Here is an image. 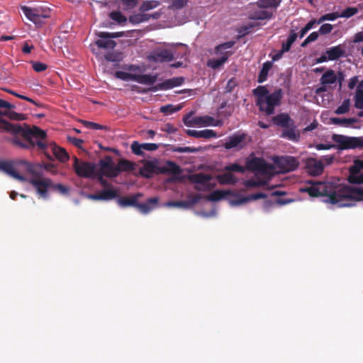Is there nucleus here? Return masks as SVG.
<instances>
[{
    "mask_svg": "<svg viewBox=\"0 0 363 363\" xmlns=\"http://www.w3.org/2000/svg\"><path fill=\"white\" fill-rule=\"evenodd\" d=\"M99 173L109 178H115L118 176L117 165L113 161L112 157L107 155L99 162Z\"/></svg>",
    "mask_w": 363,
    "mask_h": 363,
    "instance_id": "ddd939ff",
    "label": "nucleus"
},
{
    "mask_svg": "<svg viewBox=\"0 0 363 363\" xmlns=\"http://www.w3.org/2000/svg\"><path fill=\"white\" fill-rule=\"evenodd\" d=\"M247 135L245 133H235L228 137V140L224 144V147L228 150L234 147L243 148L250 140V138H249L247 141Z\"/></svg>",
    "mask_w": 363,
    "mask_h": 363,
    "instance_id": "a211bd4d",
    "label": "nucleus"
},
{
    "mask_svg": "<svg viewBox=\"0 0 363 363\" xmlns=\"http://www.w3.org/2000/svg\"><path fill=\"white\" fill-rule=\"evenodd\" d=\"M160 87L162 89H172V88L175 87L173 78L167 79L164 82H163L160 84Z\"/></svg>",
    "mask_w": 363,
    "mask_h": 363,
    "instance_id": "e2e57ef3",
    "label": "nucleus"
},
{
    "mask_svg": "<svg viewBox=\"0 0 363 363\" xmlns=\"http://www.w3.org/2000/svg\"><path fill=\"white\" fill-rule=\"evenodd\" d=\"M280 2V0H259L257 4L262 8H277Z\"/></svg>",
    "mask_w": 363,
    "mask_h": 363,
    "instance_id": "a18cd8bd",
    "label": "nucleus"
},
{
    "mask_svg": "<svg viewBox=\"0 0 363 363\" xmlns=\"http://www.w3.org/2000/svg\"><path fill=\"white\" fill-rule=\"evenodd\" d=\"M143 149V144H140L137 141H134L131 145V150L132 152L137 155H143V152L142 151Z\"/></svg>",
    "mask_w": 363,
    "mask_h": 363,
    "instance_id": "6e6d98bb",
    "label": "nucleus"
},
{
    "mask_svg": "<svg viewBox=\"0 0 363 363\" xmlns=\"http://www.w3.org/2000/svg\"><path fill=\"white\" fill-rule=\"evenodd\" d=\"M363 169V160H355L354 164L350 167L348 181L351 184H363V174L360 171Z\"/></svg>",
    "mask_w": 363,
    "mask_h": 363,
    "instance_id": "f3484780",
    "label": "nucleus"
},
{
    "mask_svg": "<svg viewBox=\"0 0 363 363\" xmlns=\"http://www.w3.org/2000/svg\"><path fill=\"white\" fill-rule=\"evenodd\" d=\"M166 45L169 48H157L152 51L148 60L154 62H169L186 53L187 47L183 43H168Z\"/></svg>",
    "mask_w": 363,
    "mask_h": 363,
    "instance_id": "f03ea898",
    "label": "nucleus"
},
{
    "mask_svg": "<svg viewBox=\"0 0 363 363\" xmlns=\"http://www.w3.org/2000/svg\"><path fill=\"white\" fill-rule=\"evenodd\" d=\"M267 196V194L262 192L254 194L247 196H242L238 194L236 195V199H230V203L232 206H239L250 201L257 200L259 199H265Z\"/></svg>",
    "mask_w": 363,
    "mask_h": 363,
    "instance_id": "4be33fe9",
    "label": "nucleus"
},
{
    "mask_svg": "<svg viewBox=\"0 0 363 363\" xmlns=\"http://www.w3.org/2000/svg\"><path fill=\"white\" fill-rule=\"evenodd\" d=\"M245 169L252 172H264L267 169V163L263 158L255 157L247 160Z\"/></svg>",
    "mask_w": 363,
    "mask_h": 363,
    "instance_id": "aec40b11",
    "label": "nucleus"
},
{
    "mask_svg": "<svg viewBox=\"0 0 363 363\" xmlns=\"http://www.w3.org/2000/svg\"><path fill=\"white\" fill-rule=\"evenodd\" d=\"M302 191L312 197L323 196L324 202L337 204L339 207L350 206L352 201L363 200V189L347 185L335 186L331 183H318Z\"/></svg>",
    "mask_w": 363,
    "mask_h": 363,
    "instance_id": "f257e3e1",
    "label": "nucleus"
},
{
    "mask_svg": "<svg viewBox=\"0 0 363 363\" xmlns=\"http://www.w3.org/2000/svg\"><path fill=\"white\" fill-rule=\"evenodd\" d=\"M23 126L24 134L29 139L33 140V138H35L37 140H45L47 137L45 131L38 128L37 126L33 125L32 127H29L26 124H24Z\"/></svg>",
    "mask_w": 363,
    "mask_h": 363,
    "instance_id": "412c9836",
    "label": "nucleus"
},
{
    "mask_svg": "<svg viewBox=\"0 0 363 363\" xmlns=\"http://www.w3.org/2000/svg\"><path fill=\"white\" fill-rule=\"evenodd\" d=\"M272 67V62L267 61L266 62H264L263 64L262 67V69L259 72V76H258L257 81L259 83H262L267 80L268 73H269V70L271 69Z\"/></svg>",
    "mask_w": 363,
    "mask_h": 363,
    "instance_id": "ea45409f",
    "label": "nucleus"
},
{
    "mask_svg": "<svg viewBox=\"0 0 363 363\" xmlns=\"http://www.w3.org/2000/svg\"><path fill=\"white\" fill-rule=\"evenodd\" d=\"M159 168L160 167H157L154 162H147L140 169V173L145 178H150L154 173H158Z\"/></svg>",
    "mask_w": 363,
    "mask_h": 363,
    "instance_id": "7c9ffc66",
    "label": "nucleus"
},
{
    "mask_svg": "<svg viewBox=\"0 0 363 363\" xmlns=\"http://www.w3.org/2000/svg\"><path fill=\"white\" fill-rule=\"evenodd\" d=\"M0 170H2L3 172H6L7 174L11 176V177L21 181L24 182L26 181V178L18 174L11 162H6V161H1L0 162Z\"/></svg>",
    "mask_w": 363,
    "mask_h": 363,
    "instance_id": "5701e85b",
    "label": "nucleus"
},
{
    "mask_svg": "<svg viewBox=\"0 0 363 363\" xmlns=\"http://www.w3.org/2000/svg\"><path fill=\"white\" fill-rule=\"evenodd\" d=\"M73 168L77 176L83 178H93L96 175V165L90 162L79 161L74 157Z\"/></svg>",
    "mask_w": 363,
    "mask_h": 363,
    "instance_id": "9d476101",
    "label": "nucleus"
},
{
    "mask_svg": "<svg viewBox=\"0 0 363 363\" xmlns=\"http://www.w3.org/2000/svg\"><path fill=\"white\" fill-rule=\"evenodd\" d=\"M289 116L276 115L272 118V121L275 125L284 128L281 134V138L297 142L300 138V132Z\"/></svg>",
    "mask_w": 363,
    "mask_h": 363,
    "instance_id": "7ed1b4c3",
    "label": "nucleus"
},
{
    "mask_svg": "<svg viewBox=\"0 0 363 363\" xmlns=\"http://www.w3.org/2000/svg\"><path fill=\"white\" fill-rule=\"evenodd\" d=\"M13 131H9L14 135L11 139L13 145L25 149H31L35 147V142L33 139H29L24 134L23 126L18 123H13Z\"/></svg>",
    "mask_w": 363,
    "mask_h": 363,
    "instance_id": "423d86ee",
    "label": "nucleus"
},
{
    "mask_svg": "<svg viewBox=\"0 0 363 363\" xmlns=\"http://www.w3.org/2000/svg\"><path fill=\"white\" fill-rule=\"evenodd\" d=\"M160 87L162 89H172V88L175 87L173 78L167 79L164 82H163L160 84Z\"/></svg>",
    "mask_w": 363,
    "mask_h": 363,
    "instance_id": "680f3d73",
    "label": "nucleus"
},
{
    "mask_svg": "<svg viewBox=\"0 0 363 363\" xmlns=\"http://www.w3.org/2000/svg\"><path fill=\"white\" fill-rule=\"evenodd\" d=\"M182 108V106L181 104H167L165 106H162L160 107V112L162 113H174L176 112L179 111Z\"/></svg>",
    "mask_w": 363,
    "mask_h": 363,
    "instance_id": "c03bdc74",
    "label": "nucleus"
},
{
    "mask_svg": "<svg viewBox=\"0 0 363 363\" xmlns=\"http://www.w3.org/2000/svg\"><path fill=\"white\" fill-rule=\"evenodd\" d=\"M150 19V15L145 13H137L130 16L129 21L133 24H138Z\"/></svg>",
    "mask_w": 363,
    "mask_h": 363,
    "instance_id": "79ce46f5",
    "label": "nucleus"
},
{
    "mask_svg": "<svg viewBox=\"0 0 363 363\" xmlns=\"http://www.w3.org/2000/svg\"><path fill=\"white\" fill-rule=\"evenodd\" d=\"M188 179L191 183L196 184L194 189L196 191L211 190L215 186L210 183L212 177L208 174L196 173L189 175Z\"/></svg>",
    "mask_w": 363,
    "mask_h": 363,
    "instance_id": "f8f14e48",
    "label": "nucleus"
},
{
    "mask_svg": "<svg viewBox=\"0 0 363 363\" xmlns=\"http://www.w3.org/2000/svg\"><path fill=\"white\" fill-rule=\"evenodd\" d=\"M319 36L318 32H313L311 33L301 43V47H306L308 44L315 41Z\"/></svg>",
    "mask_w": 363,
    "mask_h": 363,
    "instance_id": "5fc2aeb1",
    "label": "nucleus"
},
{
    "mask_svg": "<svg viewBox=\"0 0 363 363\" xmlns=\"http://www.w3.org/2000/svg\"><path fill=\"white\" fill-rule=\"evenodd\" d=\"M43 140H38V141H35V147H37V149L42 152L46 158L50 161H53L54 158L50 154L49 151L50 150V144H47L46 143L43 141Z\"/></svg>",
    "mask_w": 363,
    "mask_h": 363,
    "instance_id": "473e14b6",
    "label": "nucleus"
},
{
    "mask_svg": "<svg viewBox=\"0 0 363 363\" xmlns=\"http://www.w3.org/2000/svg\"><path fill=\"white\" fill-rule=\"evenodd\" d=\"M158 173L178 175L182 173V169L174 162L167 161L164 166L158 169Z\"/></svg>",
    "mask_w": 363,
    "mask_h": 363,
    "instance_id": "b1692460",
    "label": "nucleus"
},
{
    "mask_svg": "<svg viewBox=\"0 0 363 363\" xmlns=\"http://www.w3.org/2000/svg\"><path fill=\"white\" fill-rule=\"evenodd\" d=\"M117 169H118V174L121 172H132L135 169V164L129 160L121 159L117 164Z\"/></svg>",
    "mask_w": 363,
    "mask_h": 363,
    "instance_id": "c9c22d12",
    "label": "nucleus"
},
{
    "mask_svg": "<svg viewBox=\"0 0 363 363\" xmlns=\"http://www.w3.org/2000/svg\"><path fill=\"white\" fill-rule=\"evenodd\" d=\"M13 123H10L6 120L0 118V131H13L14 127L13 126Z\"/></svg>",
    "mask_w": 363,
    "mask_h": 363,
    "instance_id": "603ef678",
    "label": "nucleus"
},
{
    "mask_svg": "<svg viewBox=\"0 0 363 363\" xmlns=\"http://www.w3.org/2000/svg\"><path fill=\"white\" fill-rule=\"evenodd\" d=\"M283 95L281 89H277L274 91L269 93L259 106L260 111H265V113H274V108L280 106Z\"/></svg>",
    "mask_w": 363,
    "mask_h": 363,
    "instance_id": "1a4fd4ad",
    "label": "nucleus"
},
{
    "mask_svg": "<svg viewBox=\"0 0 363 363\" xmlns=\"http://www.w3.org/2000/svg\"><path fill=\"white\" fill-rule=\"evenodd\" d=\"M21 9L25 16L38 27L42 26L44 20L50 16L51 10L46 6L29 7L22 6Z\"/></svg>",
    "mask_w": 363,
    "mask_h": 363,
    "instance_id": "39448f33",
    "label": "nucleus"
},
{
    "mask_svg": "<svg viewBox=\"0 0 363 363\" xmlns=\"http://www.w3.org/2000/svg\"><path fill=\"white\" fill-rule=\"evenodd\" d=\"M118 196V191L112 189H104L101 191L91 194L89 197L94 200L109 201Z\"/></svg>",
    "mask_w": 363,
    "mask_h": 363,
    "instance_id": "393cba45",
    "label": "nucleus"
},
{
    "mask_svg": "<svg viewBox=\"0 0 363 363\" xmlns=\"http://www.w3.org/2000/svg\"><path fill=\"white\" fill-rule=\"evenodd\" d=\"M169 206L179 207V208H189L187 201H170L167 203Z\"/></svg>",
    "mask_w": 363,
    "mask_h": 363,
    "instance_id": "0e129e2a",
    "label": "nucleus"
},
{
    "mask_svg": "<svg viewBox=\"0 0 363 363\" xmlns=\"http://www.w3.org/2000/svg\"><path fill=\"white\" fill-rule=\"evenodd\" d=\"M330 121L332 123L335 125H339V126H343V127H349L351 125L354 124V123L357 122V119L354 118H331Z\"/></svg>",
    "mask_w": 363,
    "mask_h": 363,
    "instance_id": "58836bf2",
    "label": "nucleus"
},
{
    "mask_svg": "<svg viewBox=\"0 0 363 363\" xmlns=\"http://www.w3.org/2000/svg\"><path fill=\"white\" fill-rule=\"evenodd\" d=\"M157 197L150 198L145 203H139L137 202L136 208L143 214H147L150 212L158 203Z\"/></svg>",
    "mask_w": 363,
    "mask_h": 363,
    "instance_id": "c85d7f7f",
    "label": "nucleus"
},
{
    "mask_svg": "<svg viewBox=\"0 0 363 363\" xmlns=\"http://www.w3.org/2000/svg\"><path fill=\"white\" fill-rule=\"evenodd\" d=\"M355 108L363 109V80L359 82L354 96Z\"/></svg>",
    "mask_w": 363,
    "mask_h": 363,
    "instance_id": "2f4dec72",
    "label": "nucleus"
},
{
    "mask_svg": "<svg viewBox=\"0 0 363 363\" xmlns=\"http://www.w3.org/2000/svg\"><path fill=\"white\" fill-rule=\"evenodd\" d=\"M29 183L33 186L40 196L44 199H48V189H52L58 191L62 195H67L69 191V187L61 184H53L49 178H32Z\"/></svg>",
    "mask_w": 363,
    "mask_h": 363,
    "instance_id": "20e7f679",
    "label": "nucleus"
},
{
    "mask_svg": "<svg viewBox=\"0 0 363 363\" xmlns=\"http://www.w3.org/2000/svg\"><path fill=\"white\" fill-rule=\"evenodd\" d=\"M110 18L118 23H125L127 18L120 11H112L109 14Z\"/></svg>",
    "mask_w": 363,
    "mask_h": 363,
    "instance_id": "de8ad7c7",
    "label": "nucleus"
},
{
    "mask_svg": "<svg viewBox=\"0 0 363 363\" xmlns=\"http://www.w3.org/2000/svg\"><path fill=\"white\" fill-rule=\"evenodd\" d=\"M96 35L99 38L95 42L98 48L113 50L116 47V43L111 38H118L123 35L121 33L98 32Z\"/></svg>",
    "mask_w": 363,
    "mask_h": 363,
    "instance_id": "4468645a",
    "label": "nucleus"
},
{
    "mask_svg": "<svg viewBox=\"0 0 363 363\" xmlns=\"http://www.w3.org/2000/svg\"><path fill=\"white\" fill-rule=\"evenodd\" d=\"M297 38V34L295 31L291 30L290 34L285 43L282 44L283 51L288 52L289 51L292 44L295 42Z\"/></svg>",
    "mask_w": 363,
    "mask_h": 363,
    "instance_id": "37998d69",
    "label": "nucleus"
},
{
    "mask_svg": "<svg viewBox=\"0 0 363 363\" xmlns=\"http://www.w3.org/2000/svg\"><path fill=\"white\" fill-rule=\"evenodd\" d=\"M125 9H132L135 8L138 3V0H121Z\"/></svg>",
    "mask_w": 363,
    "mask_h": 363,
    "instance_id": "bf43d9fd",
    "label": "nucleus"
},
{
    "mask_svg": "<svg viewBox=\"0 0 363 363\" xmlns=\"http://www.w3.org/2000/svg\"><path fill=\"white\" fill-rule=\"evenodd\" d=\"M234 44L235 42L228 41L216 46V53L220 54L222 56L220 58L209 60L208 65L213 69H218L222 66L227 61L228 57L231 55L230 52L226 50L230 49L234 45Z\"/></svg>",
    "mask_w": 363,
    "mask_h": 363,
    "instance_id": "9b49d317",
    "label": "nucleus"
},
{
    "mask_svg": "<svg viewBox=\"0 0 363 363\" xmlns=\"http://www.w3.org/2000/svg\"><path fill=\"white\" fill-rule=\"evenodd\" d=\"M67 140L69 142H70L72 144H73L74 146H76L77 147H79V148L82 147V144L84 143V140H82L79 138H77L74 137H70V136L67 137Z\"/></svg>",
    "mask_w": 363,
    "mask_h": 363,
    "instance_id": "69168bd1",
    "label": "nucleus"
},
{
    "mask_svg": "<svg viewBox=\"0 0 363 363\" xmlns=\"http://www.w3.org/2000/svg\"><path fill=\"white\" fill-rule=\"evenodd\" d=\"M160 2L156 0H147L143 2L140 6L141 12L148 11L159 6Z\"/></svg>",
    "mask_w": 363,
    "mask_h": 363,
    "instance_id": "a19ab883",
    "label": "nucleus"
},
{
    "mask_svg": "<svg viewBox=\"0 0 363 363\" xmlns=\"http://www.w3.org/2000/svg\"><path fill=\"white\" fill-rule=\"evenodd\" d=\"M115 77L123 81H134L135 74H130L124 71H117L115 72Z\"/></svg>",
    "mask_w": 363,
    "mask_h": 363,
    "instance_id": "49530a36",
    "label": "nucleus"
},
{
    "mask_svg": "<svg viewBox=\"0 0 363 363\" xmlns=\"http://www.w3.org/2000/svg\"><path fill=\"white\" fill-rule=\"evenodd\" d=\"M332 140L336 143L335 148L339 150L363 147V138L347 137L342 135L333 134Z\"/></svg>",
    "mask_w": 363,
    "mask_h": 363,
    "instance_id": "0eeeda50",
    "label": "nucleus"
},
{
    "mask_svg": "<svg viewBox=\"0 0 363 363\" xmlns=\"http://www.w3.org/2000/svg\"><path fill=\"white\" fill-rule=\"evenodd\" d=\"M337 76L334 70L328 69L320 77V86L315 89V94H319L328 90L333 84H336Z\"/></svg>",
    "mask_w": 363,
    "mask_h": 363,
    "instance_id": "dca6fc26",
    "label": "nucleus"
},
{
    "mask_svg": "<svg viewBox=\"0 0 363 363\" xmlns=\"http://www.w3.org/2000/svg\"><path fill=\"white\" fill-rule=\"evenodd\" d=\"M202 198L201 194H196L194 196H191L189 198V200L186 201L189 204V208L196 203H197Z\"/></svg>",
    "mask_w": 363,
    "mask_h": 363,
    "instance_id": "052dcab7",
    "label": "nucleus"
},
{
    "mask_svg": "<svg viewBox=\"0 0 363 363\" xmlns=\"http://www.w3.org/2000/svg\"><path fill=\"white\" fill-rule=\"evenodd\" d=\"M350 106V99H345L342 104L335 111V113H346L349 111Z\"/></svg>",
    "mask_w": 363,
    "mask_h": 363,
    "instance_id": "3c124183",
    "label": "nucleus"
},
{
    "mask_svg": "<svg viewBox=\"0 0 363 363\" xmlns=\"http://www.w3.org/2000/svg\"><path fill=\"white\" fill-rule=\"evenodd\" d=\"M217 179L220 184H235L238 182V179L229 172L218 175Z\"/></svg>",
    "mask_w": 363,
    "mask_h": 363,
    "instance_id": "4c0bfd02",
    "label": "nucleus"
},
{
    "mask_svg": "<svg viewBox=\"0 0 363 363\" xmlns=\"http://www.w3.org/2000/svg\"><path fill=\"white\" fill-rule=\"evenodd\" d=\"M157 80L156 75L135 74L134 82L145 85H152Z\"/></svg>",
    "mask_w": 363,
    "mask_h": 363,
    "instance_id": "72a5a7b5",
    "label": "nucleus"
},
{
    "mask_svg": "<svg viewBox=\"0 0 363 363\" xmlns=\"http://www.w3.org/2000/svg\"><path fill=\"white\" fill-rule=\"evenodd\" d=\"M236 195L237 194H233L230 191L216 190L206 196V199L210 201H218L226 198L228 196H233L236 199Z\"/></svg>",
    "mask_w": 363,
    "mask_h": 363,
    "instance_id": "c756f323",
    "label": "nucleus"
},
{
    "mask_svg": "<svg viewBox=\"0 0 363 363\" xmlns=\"http://www.w3.org/2000/svg\"><path fill=\"white\" fill-rule=\"evenodd\" d=\"M306 169L312 176L320 175L324 170V165L322 161L315 158H308L306 160Z\"/></svg>",
    "mask_w": 363,
    "mask_h": 363,
    "instance_id": "6ab92c4d",
    "label": "nucleus"
},
{
    "mask_svg": "<svg viewBox=\"0 0 363 363\" xmlns=\"http://www.w3.org/2000/svg\"><path fill=\"white\" fill-rule=\"evenodd\" d=\"M161 130L168 133H174L177 131V129L172 124L166 123L162 127Z\"/></svg>",
    "mask_w": 363,
    "mask_h": 363,
    "instance_id": "774afa93",
    "label": "nucleus"
},
{
    "mask_svg": "<svg viewBox=\"0 0 363 363\" xmlns=\"http://www.w3.org/2000/svg\"><path fill=\"white\" fill-rule=\"evenodd\" d=\"M172 150L174 152H188V153H193L196 152L197 151L196 148L193 147H174L172 149Z\"/></svg>",
    "mask_w": 363,
    "mask_h": 363,
    "instance_id": "864d4df0",
    "label": "nucleus"
},
{
    "mask_svg": "<svg viewBox=\"0 0 363 363\" xmlns=\"http://www.w3.org/2000/svg\"><path fill=\"white\" fill-rule=\"evenodd\" d=\"M269 91L264 86H259L256 89L253 90V94L255 96H257V104L260 106L262 102L264 101V99L267 98L269 94Z\"/></svg>",
    "mask_w": 363,
    "mask_h": 363,
    "instance_id": "e433bc0d",
    "label": "nucleus"
},
{
    "mask_svg": "<svg viewBox=\"0 0 363 363\" xmlns=\"http://www.w3.org/2000/svg\"><path fill=\"white\" fill-rule=\"evenodd\" d=\"M140 196V194H136L131 197H121L118 199L117 202L121 207L135 206L136 207L138 199Z\"/></svg>",
    "mask_w": 363,
    "mask_h": 363,
    "instance_id": "f704fd0d",
    "label": "nucleus"
},
{
    "mask_svg": "<svg viewBox=\"0 0 363 363\" xmlns=\"http://www.w3.org/2000/svg\"><path fill=\"white\" fill-rule=\"evenodd\" d=\"M186 133L188 135L196 138H216L217 134L213 130H190L188 129L186 130Z\"/></svg>",
    "mask_w": 363,
    "mask_h": 363,
    "instance_id": "a878e982",
    "label": "nucleus"
},
{
    "mask_svg": "<svg viewBox=\"0 0 363 363\" xmlns=\"http://www.w3.org/2000/svg\"><path fill=\"white\" fill-rule=\"evenodd\" d=\"M33 69L37 72H40L47 69V65L40 62H31Z\"/></svg>",
    "mask_w": 363,
    "mask_h": 363,
    "instance_id": "13d9d810",
    "label": "nucleus"
},
{
    "mask_svg": "<svg viewBox=\"0 0 363 363\" xmlns=\"http://www.w3.org/2000/svg\"><path fill=\"white\" fill-rule=\"evenodd\" d=\"M245 167L237 164L233 163L225 167L224 170L228 171L229 172H240L244 173L245 171Z\"/></svg>",
    "mask_w": 363,
    "mask_h": 363,
    "instance_id": "09e8293b",
    "label": "nucleus"
},
{
    "mask_svg": "<svg viewBox=\"0 0 363 363\" xmlns=\"http://www.w3.org/2000/svg\"><path fill=\"white\" fill-rule=\"evenodd\" d=\"M193 115H185L183 121L186 126H220L223 122L207 115L203 116L192 117Z\"/></svg>",
    "mask_w": 363,
    "mask_h": 363,
    "instance_id": "6e6552de",
    "label": "nucleus"
},
{
    "mask_svg": "<svg viewBox=\"0 0 363 363\" xmlns=\"http://www.w3.org/2000/svg\"><path fill=\"white\" fill-rule=\"evenodd\" d=\"M333 29V26L330 23H323L319 28V33L321 35L330 33Z\"/></svg>",
    "mask_w": 363,
    "mask_h": 363,
    "instance_id": "4d7b16f0",
    "label": "nucleus"
},
{
    "mask_svg": "<svg viewBox=\"0 0 363 363\" xmlns=\"http://www.w3.org/2000/svg\"><path fill=\"white\" fill-rule=\"evenodd\" d=\"M276 166L281 172L294 171L298 167L299 162L296 158L292 156H282L274 160Z\"/></svg>",
    "mask_w": 363,
    "mask_h": 363,
    "instance_id": "2eb2a0df",
    "label": "nucleus"
},
{
    "mask_svg": "<svg viewBox=\"0 0 363 363\" xmlns=\"http://www.w3.org/2000/svg\"><path fill=\"white\" fill-rule=\"evenodd\" d=\"M345 53L344 46L342 45L331 47L325 50V54L328 55V59L330 61L336 60L343 57Z\"/></svg>",
    "mask_w": 363,
    "mask_h": 363,
    "instance_id": "cd10ccee",
    "label": "nucleus"
},
{
    "mask_svg": "<svg viewBox=\"0 0 363 363\" xmlns=\"http://www.w3.org/2000/svg\"><path fill=\"white\" fill-rule=\"evenodd\" d=\"M50 151L55 157L61 162H66L69 158L66 150L57 146L55 143H51Z\"/></svg>",
    "mask_w": 363,
    "mask_h": 363,
    "instance_id": "bb28decb",
    "label": "nucleus"
},
{
    "mask_svg": "<svg viewBox=\"0 0 363 363\" xmlns=\"http://www.w3.org/2000/svg\"><path fill=\"white\" fill-rule=\"evenodd\" d=\"M262 184V183L259 181H256V180H254V179H249V180H247L245 182V186L247 187V188H250V187H259Z\"/></svg>",
    "mask_w": 363,
    "mask_h": 363,
    "instance_id": "338daca9",
    "label": "nucleus"
},
{
    "mask_svg": "<svg viewBox=\"0 0 363 363\" xmlns=\"http://www.w3.org/2000/svg\"><path fill=\"white\" fill-rule=\"evenodd\" d=\"M358 12V9L355 7H347L340 13V18H350Z\"/></svg>",
    "mask_w": 363,
    "mask_h": 363,
    "instance_id": "8fccbe9b",
    "label": "nucleus"
}]
</instances>
